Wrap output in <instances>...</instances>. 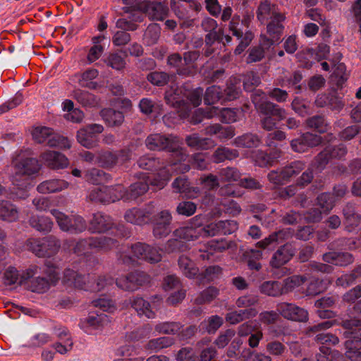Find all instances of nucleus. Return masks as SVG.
I'll return each mask as SVG.
<instances>
[{
    "label": "nucleus",
    "mask_w": 361,
    "mask_h": 361,
    "mask_svg": "<svg viewBox=\"0 0 361 361\" xmlns=\"http://www.w3.org/2000/svg\"><path fill=\"white\" fill-rule=\"evenodd\" d=\"M86 281L84 285V290L90 291H100L105 288L114 284V279L109 276H95L88 274L85 277Z\"/></svg>",
    "instance_id": "412c9836"
},
{
    "label": "nucleus",
    "mask_w": 361,
    "mask_h": 361,
    "mask_svg": "<svg viewBox=\"0 0 361 361\" xmlns=\"http://www.w3.org/2000/svg\"><path fill=\"white\" fill-rule=\"evenodd\" d=\"M147 147L150 150H168L172 152L175 161L182 163L186 160L187 154L180 146L178 137L170 135L167 137L160 134H153L147 137L145 141Z\"/></svg>",
    "instance_id": "20e7f679"
},
{
    "label": "nucleus",
    "mask_w": 361,
    "mask_h": 361,
    "mask_svg": "<svg viewBox=\"0 0 361 361\" xmlns=\"http://www.w3.org/2000/svg\"><path fill=\"white\" fill-rule=\"evenodd\" d=\"M219 295V290L213 286L209 287L200 293L195 299L196 304H204L210 302Z\"/></svg>",
    "instance_id": "69168bd1"
},
{
    "label": "nucleus",
    "mask_w": 361,
    "mask_h": 361,
    "mask_svg": "<svg viewBox=\"0 0 361 361\" xmlns=\"http://www.w3.org/2000/svg\"><path fill=\"white\" fill-rule=\"evenodd\" d=\"M286 231H279L271 233L268 238L257 243V245L263 249L273 248L276 245L282 243L285 238Z\"/></svg>",
    "instance_id": "a18cd8bd"
},
{
    "label": "nucleus",
    "mask_w": 361,
    "mask_h": 361,
    "mask_svg": "<svg viewBox=\"0 0 361 361\" xmlns=\"http://www.w3.org/2000/svg\"><path fill=\"white\" fill-rule=\"evenodd\" d=\"M178 263L180 270L186 277L193 279L197 275L198 268L186 255L180 256Z\"/></svg>",
    "instance_id": "72a5a7b5"
},
{
    "label": "nucleus",
    "mask_w": 361,
    "mask_h": 361,
    "mask_svg": "<svg viewBox=\"0 0 361 361\" xmlns=\"http://www.w3.org/2000/svg\"><path fill=\"white\" fill-rule=\"evenodd\" d=\"M294 254V251L289 245L281 246L273 255L270 264L271 267L279 268L287 263Z\"/></svg>",
    "instance_id": "c85d7f7f"
},
{
    "label": "nucleus",
    "mask_w": 361,
    "mask_h": 361,
    "mask_svg": "<svg viewBox=\"0 0 361 361\" xmlns=\"http://www.w3.org/2000/svg\"><path fill=\"white\" fill-rule=\"evenodd\" d=\"M336 199L331 193H322L317 199V205L324 213H327L333 209Z\"/></svg>",
    "instance_id": "bf43d9fd"
},
{
    "label": "nucleus",
    "mask_w": 361,
    "mask_h": 361,
    "mask_svg": "<svg viewBox=\"0 0 361 361\" xmlns=\"http://www.w3.org/2000/svg\"><path fill=\"white\" fill-rule=\"evenodd\" d=\"M346 224L350 226H357L361 221V215L355 212L353 204H347L343 209Z\"/></svg>",
    "instance_id": "3c124183"
},
{
    "label": "nucleus",
    "mask_w": 361,
    "mask_h": 361,
    "mask_svg": "<svg viewBox=\"0 0 361 361\" xmlns=\"http://www.w3.org/2000/svg\"><path fill=\"white\" fill-rule=\"evenodd\" d=\"M261 293L271 297H278L283 294L282 286L279 281H268L260 286Z\"/></svg>",
    "instance_id": "49530a36"
},
{
    "label": "nucleus",
    "mask_w": 361,
    "mask_h": 361,
    "mask_svg": "<svg viewBox=\"0 0 361 361\" xmlns=\"http://www.w3.org/2000/svg\"><path fill=\"white\" fill-rule=\"evenodd\" d=\"M85 178L87 182L97 185L108 181L109 176L101 169L93 168L86 171Z\"/></svg>",
    "instance_id": "79ce46f5"
},
{
    "label": "nucleus",
    "mask_w": 361,
    "mask_h": 361,
    "mask_svg": "<svg viewBox=\"0 0 361 361\" xmlns=\"http://www.w3.org/2000/svg\"><path fill=\"white\" fill-rule=\"evenodd\" d=\"M59 279V269L45 264L43 267L31 266L20 276V284L32 292L44 293Z\"/></svg>",
    "instance_id": "f257e3e1"
},
{
    "label": "nucleus",
    "mask_w": 361,
    "mask_h": 361,
    "mask_svg": "<svg viewBox=\"0 0 361 361\" xmlns=\"http://www.w3.org/2000/svg\"><path fill=\"white\" fill-rule=\"evenodd\" d=\"M14 188L13 190V199H25L29 196L27 188L30 184V180L29 178H24L23 183H20L18 181V178H13Z\"/></svg>",
    "instance_id": "58836bf2"
},
{
    "label": "nucleus",
    "mask_w": 361,
    "mask_h": 361,
    "mask_svg": "<svg viewBox=\"0 0 361 361\" xmlns=\"http://www.w3.org/2000/svg\"><path fill=\"white\" fill-rule=\"evenodd\" d=\"M252 101L259 113L262 127L268 131L272 130L278 121H282L286 117V110L279 105L267 100L266 94L261 90H256L252 94Z\"/></svg>",
    "instance_id": "7ed1b4c3"
},
{
    "label": "nucleus",
    "mask_w": 361,
    "mask_h": 361,
    "mask_svg": "<svg viewBox=\"0 0 361 361\" xmlns=\"http://www.w3.org/2000/svg\"><path fill=\"white\" fill-rule=\"evenodd\" d=\"M13 164L16 173L14 177L17 178L20 176H25V178H28L27 176L38 173L41 168L37 159L23 158L20 155L13 160Z\"/></svg>",
    "instance_id": "f3484780"
},
{
    "label": "nucleus",
    "mask_w": 361,
    "mask_h": 361,
    "mask_svg": "<svg viewBox=\"0 0 361 361\" xmlns=\"http://www.w3.org/2000/svg\"><path fill=\"white\" fill-rule=\"evenodd\" d=\"M77 140L80 144L86 148H91L94 145V137L93 132L88 131V129L82 128L78 131Z\"/></svg>",
    "instance_id": "338daca9"
},
{
    "label": "nucleus",
    "mask_w": 361,
    "mask_h": 361,
    "mask_svg": "<svg viewBox=\"0 0 361 361\" xmlns=\"http://www.w3.org/2000/svg\"><path fill=\"white\" fill-rule=\"evenodd\" d=\"M345 355L352 361H361V348L350 340L345 341Z\"/></svg>",
    "instance_id": "774afa93"
},
{
    "label": "nucleus",
    "mask_w": 361,
    "mask_h": 361,
    "mask_svg": "<svg viewBox=\"0 0 361 361\" xmlns=\"http://www.w3.org/2000/svg\"><path fill=\"white\" fill-rule=\"evenodd\" d=\"M98 71L94 68H90L85 71L81 75L80 83L81 86L87 87L89 89H95L97 87V83L94 82L93 80L98 76Z\"/></svg>",
    "instance_id": "4d7b16f0"
},
{
    "label": "nucleus",
    "mask_w": 361,
    "mask_h": 361,
    "mask_svg": "<svg viewBox=\"0 0 361 361\" xmlns=\"http://www.w3.org/2000/svg\"><path fill=\"white\" fill-rule=\"evenodd\" d=\"M152 212L147 209L133 208L126 211L124 218L126 221L136 225L147 224L152 219Z\"/></svg>",
    "instance_id": "4be33fe9"
},
{
    "label": "nucleus",
    "mask_w": 361,
    "mask_h": 361,
    "mask_svg": "<svg viewBox=\"0 0 361 361\" xmlns=\"http://www.w3.org/2000/svg\"><path fill=\"white\" fill-rule=\"evenodd\" d=\"M261 140L257 135L253 133H245L237 137L233 144L238 147L252 148L259 145Z\"/></svg>",
    "instance_id": "4c0bfd02"
},
{
    "label": "nucleus",
    "mask_w": 361,
    "mask_h": 361,
    "mask_svg": "<svg viewBox=\"0 0 361 361\" xmlns=\"http://www.w3.org/2000/svg\"><path fill=\"white\" fill-rule=\"evenodd\" d=\"M117 246V242L106 236L92 237L78 240L73 248L74 253L80 255L90 249L109 250Z\"/></svg>",
    "instance_id": "1a4fd4ad"
},
{
    "label": "nucleus",
    "mask_w": 361,
    "mask_h": 361,
    "mask_svg": "<svg viewBox=\"0 0 361 361\" xmlns=\"http://www.w3.org/2000/svg\"><path fill=\"white\" fill-rule=\"evenodd\" d=\"M102 116L104 121L109 126H119L124 120V116L121 111H116L112 109L102 110Z\"/></svg>",
    "instance_id": "a19ab883"
},
{
    "label": "nucleus",
    "mask_w": 361,
    "mask_h": 361,
    "mask_svg": "<svg viewBox=\"0 0 361 361\" xmlns=\"http://www.w3.org/2000/svg\"><path fill=\"white\" fill-rule=\"evenodd\" d=\"M153 226V235L157 238L166 237L171 231L170 227L172 216L169 211H161L155 217Z\"/></svg>",
    "instance_id": "a211bd4d"
},
{
    "label": "nucleus",
    "mask_w": 361,
    "mask_h": 361,
    "mask_svg": "<svg viewBox=\"0 0 361 361\" xmlns=\"http://www.w3.org/2000/svg\"><path fill=\"white\" fill-rule=\"evenodd\" d=\"M308 281L305 276L293 275L283 280L282 286L283 294L293 291L295 288H299L305 282Z\"/></svg>",
    "instance_id": "ea45409f"
},
{
    "label": "nucleus",
    "mask_w": 361,
    "mask_h": 361,
    "mask_svg": "<svg viewBox=\"0 0 361 361\" xmlns=\"http://www.w3.org/2000/svg\"><path fill=\"white\" fill-rule=\"evenodd\" d=\"M336 299L333 296H326L315 301L314 305L318 310V315L321 318H331L334 317V312L330 310H326V308L332 307L335 303Z\"/></svg>",
    "instance_id": "473e14b6"
},
{
    "label": "nucleus",
    "mask_w": 361,
    "mask_h": 361,
    "mask_svg": "<svg viewBox=\"0 0 361 361\" xmlns=\"http://www.w3.org/2000/svg\"><path fill=\"white\" fill-rule=\"evenodd\" d=\"M346 154V147L343 144L337 146H327L315 157V166L319 170H322L331 160L341 159Z\"/></svg>",
    "instance_id": "ddd939ff"
},
{
    "label": "nucleus",
    "mask_w": 361,
    "mask_h": 361,
    "mask_svg": "<svg viewBox=\"0 0 361 361\" xmlns=\"http://www.w3.org/2000/svg\"><path fill=\"white\" fill-rule=\"evenodd\" d=\"M51 214L54 216L60 229L72 234H78L87 228L85 220L78 215L68 216L58 209H51Z\"/></svg>",
    "instance_id": "423d86ee"
},
{
    "label": "nucleus",
    "mask_w": 361,
    "mask_h": 361,
    "mask_svg": "<svg viewBox=\"0 0 361 361\" xmlns=\"http://www.w3.org/2000/svg\"><path fill=\"white\" fill-rule=\"evenodd\" d=\"M112 226L113 221L109 216L98 212L93 215L90 222V230L94 233H102L109 230Z\"/></svg>",
    "instance_id": "a878e982"
},
{
    "label": "nucleus",
    "mask_w": 361,
    "mask_h": 361,
    "mask_svg": "<svg viewBox=\"0 0 361 361\" xmlns=\"http://www.w3.org/2000/svg\"><path fill=\"white\" fill-rule=\"evenodd\" d=\"M69 183L62 179H51L38 185L37 191L42 194L59 192L68 188Z\"/></svg>",
    "instance_id": "bb28decb"
},
{
    "label": "nucleus",
    "mask_w": 361,
    "mask_h": 361,
    "mask_svg": "<svg viewBox=\"0 0 361 361\" xmlns=\"http://www.w3.org/2000/svg\"><path fill=\"white\" fill-rule=\"evenodd\" d=\"M219 176L222 182H235L240 179L241 173L234 167H226L219 171Z\"/></svg>",
    "instance_id": "052dcab7"
},
{
    "label": "nucleus",
    "mask_w": 361,
    "mask_h": 361,
    "mask_svg": "<svg viewBox=\"0 0 361 361\" xmlns=\"http://www.w3.org/2000/svg\"><path fill=\"white\" fill-rule=\"evenodd\" d=\"M219 108L215 106L207 107L205 109H198L191 118V123L197 124L202 121L204 118H211L218 114Z\"/></svg>",
    "instance_id": "864d4df0"
},
{
    "label": "nucleus",
    "mask_w": 361,
    "mask_h": 361,
    "mask_svg": "<svg viewBox=\"0 0 361 361\" xmlns=\"http://www.w3.org/2000/svg\"><path fill=\"white\" fill-rule=\"evenodd\" d=\"M149 282V276L144 272H133L116 279V286L127 291H133Z\"/></svg>",
    "instance_id": "4468645a"
},
{
    "label": "nucleus",
    "mask_w": 361,
    "mask_h": 361,
    "mask_svg": "<svg viewBox=\"0 0 361 361\" xmlns=\"http://www.w3.org/2000/svg\"><path fill=\"white\" fill-rule=\"evenodd\" d=\"M74 98L83 106L90 107L97 104V99L96 97L92 93L77 90L74 92Z\"/></svg>",
    "instance_id": "09e8293b"
},
{
    "label": "nucleus",
    "mask_w": 361,
    "mask_h": 361,
    "mask_svg": "<svg viewBox=\"0 0 361 361\" xmlns=\"http://www.w3.org/2000/svg\"><path fill=\"white\" fill-rule=\"evenodd\" d=\"M160 37V28L157 24L150 25L147 27L144 34V41L148 46L156 44Z\"/></svg>",
    "instance_id": "e2e57ef3"
},
{
    "label": "nucleus",
    "mask_w": 361,
    "mask_h": 361,
    "mask_svg": "<svg viewBox=\"0 0 361 361\" xmlns=\"http://www.w3.org/2000/svg\"><path fill=\"white\" fill-rule=\"evenodd\" d=\"M128 150H122L118 152L109 151L100 152L97 154L96 162L102 167L110 169L118 164H122L130 159Z\"/></svg>",
    "instance_id": "2eb2a0df"
},
{
    "label": "nucleus",
    "mask_w": 361,
    "mask_h": 361,
    "mask_svg": "<svg viewBox=\"0 0 361 361\" xmlns=\"http://www.w3.org/2000/svg\"><path fill=\"white\" fill-rule=\"evenodd\" d=\"M148 189V181H139L130 185L129 190H127L128 202L135 200L139 197L143 195Z\"/></svg>",
    "instance_id": "37998d69"
},
{
    "label": "nucleus",
    "mask_w": 361,
    "mask_h": 361,
    "mask_svg": "<svg viewBox=\"0 0 361 361\" xmlns=\"http://www.w3.org/2000/svg\"><path fill=\"white\" fill-rule=\"evenodd\" d=\"M182 325L179 322H165L156 324L154 329L159 334H176L180 331Z\"/></svg>",
    "instance_id": "13d9d810"
},
{
    "label": "nucleus",
    "mask_w": 361,
    "mask_h": 361,
    "mask_svg": "<svg viewBox=\"0 0 361 361\" xmlns=\"http://www.w3.org/2000/svg\"><path fill=\"white\" fill-rule=\"evenodd\" d=\"M257 311L254 308H247L229 312L226 314V319L231 324H235L245 319L255 317Z\"/></svg>",
    "instance_id": "e433bc0d"
},
{
    "label": "nucleus",
    "mask_w": 361,
    "mask_h": 361,
    "mask_svg": "<svg viewBox=\"0 0 361 361\" xmlns=\"http://www.w3.org/2000/svg\"><path fill=\"white\" fill-rule=\"evenodd\" d=\"M88 198L92 202L109 204L116 197L108 196V186L102 185L90 189Z\"/></svg>",
    "instance_id": "c756f323"
},
{
    "label": "nucleus",
    "mask_w": 361,
    "mask_h": 361,
    "mask_svg": "<svg viewBox=\"0 0 361 361\" xmlns=\"http://www.w3.org/2000/svg\"><path fill=\"white\" fill-rule=\"evenodd\" d=\"M223 97L224 94L220 87L212 85L207 88L204 94V102L207 105H212L216 104Z\"/></svg>",
    "instance_id": "603ef678"
},
{
    "label": "nucleus",
    "mask_w": 361,
    "mask_h": 361,
    "mask_svg": "<svg viewBox=\"0 0 361 361\" xmlns=\"http://www.w3.org/2000/svg\"><path fill=\"white\" fill-rule=\"evenodd\" d=\"M168 13V7L161 2H152L147 5L146 14L154 20H164Z\"/></svg>",
    "instance_id": "2f4dec72"
},
{
    "label": "nucleus",
    "mask_w": 361,
    "mask_h": 361,
    "mask_svg": "<svg viewBox=\"0 0 361 361\" xmlns=\"http://www.w3.org/2000/svg\"><path fill=\"white\" fill-rule=\"evenodd\" d=\"M223 319L217 315L209 317L201 323L203 329L209 334H214L222 325Z\"/></svg>",
    "instance_id": "0e129e2a"
},
{
    "label": "nucleus",
    "mask_w": 361,
    "mask_h": 361,
    "mask_svg": "<svg viewBox=\"0 0 361 361\" xmlns=\"http://www.w3.org/2000/svg\"><path fill=\"white\" fill-rule=\"evenodd\" d=\"M111 321L104 312H92L81 321V328L88 334L97 335L109 329Z\"/></svg>",
    "instance_id": "6e6552de"
},
{
    "label": "nucleus",
    "mask_w": 361,
    "mask_h": 361,
    "mask_svg": "<svg viewBox=\"0 0 361 361\" xmlns=\"http://www.w3.org/2000/svg\"><path fill=\"white\" fill-rule=\"evenodd\" d=\"M18 219V211L16 205L8 200H0V219L13 222Z\"/></svg>",
    "instance_id": "7c9ffc66"
},
{
    "label": "nucleus",
    "mask_w": 361,
    "mask_h": 361,
    "mask_svg": "<svg viewBox=\"0 0 361 361\" xmlns=\"http://www.w3.org/2000/svg\"><path fill=\"white\" fill-rule=\"evenodd\" d=\"M271 47H266L264 45L259 44L257 46L250 47L247 51V56L246 62L247 63H256L262 61L265 56V51Z\"/></svg>",
    "instance_id": "c03bdc74"
},
{
    "label": "nucleus",
    "mask_w": 361,
    "mask_h": 361,
    "mask_svg": "<svg viewBox=\"0 0 361 361\" xmlns=\"http://www.w3.org/2000/svg\"><path fill=\"white\" fill-rule=\"evenodd\" d=\"M32 227L42 232H49L53 227V222L47 216H32L30 220Z\"/></svg>",
    "instance_id": "8fccbe9b"
},
{
    "label": "nucleus",
    "mask_w": 361,
    "mask_h": 361,
    "mask_svg": "<svg viewBox=\"0 0 361 361\" xmlns=\"http://www.w3.org/2000/svg\"><path fill=\"white\" fill-rule=\"evenodd\" d=\"M41 161L52 169H64L68 166V160L63 154L55 151H47L40 156Z\"/></svg>",
    "instance_id": "aec40b11"
},
{
    "label": "nucleus",
    "mask_w": 361,
    "mask_h": 361,
    "mask_svg": "<svg viewBox=\"0 0 361 361\" xmlns=\"http://www.w3.org/2000/svg\"><path fill=\"white\" fill-rule=\"evenodd\" d=\"M33 140L38 143H44L51 147L69 149L71 147L67 137L56 134L54 130L46 126H37L32 131Z\"/></svg>",
    "instance_id": "39448f33"
},
{
    "label": "nucleus",
    "mask_w": 361,
    "mask_h": 361,
    "mask_svg": "<svg viewBox=\"0 0 361 361\" xmlns=\"http://www.w3.org/2000/svg\"><path fill=\"white\" fill-rule=\"evenodd\" d=\"M173 343V339L170 337H160L148 341L146 348L152 351H159L164 348L171 346Z\"/></svg>",
    "instance_id": "680f3d73"
},
{
    "label": "nucleus",
    "mask_w": 361,
    "mask_h": 361,
    "mask_svg": "<svg viewBox=\"0 0 361 361\" xmlns=\"http://www.w3.org/2000/svg\"><path fill=\"white\" fill-rule=\"evenodd\" d=\"M321 143L322 137L319 135L306 133H303L300 137L291 140L290 146L293 151L302 153L306 152L309 148L316 147Z\"/></svg>",
    "instance_id": "6ab92c4d"
},
{
    "label": "nucleus",
    "mask_w": 361,
    "mask_h": 361,
    "mask_svg": "<svg viewBox=\"0 0 361 361\" xmlns=\"http://www.w3.org/2000/svg\"><path fill=\"white\" fill-rule=\"evenodd\" d=\"M86 276H82L72 269H66L63 273V282L69 286L83 289Z\"/></svg>",
    "instance_id": "f704fd0d"
},
{
    "label": "nucleus",
    "mask_w": 361,
    "mask_h": 361,
    "mask_svg": "<svg viewBox=\"0 0 361 361\" xmlns=\"http://www.w3.org/2000/svg\"><path fill=\"white\" fill-rule=\"evenodd\" d=\"M148 245L137 243L130 247L123 248L118 256V260L121 263L130 264L134 263L137 259L145 260Z\"/></svg>",
    "instance_id": "dca6fc26"
},
{
    "label": "nucleus",
    "mask_w": 361,
    "mask_h": 361,
    "mask_svg": "<svg viewBox=\"0 0 361 361\" xmlns=\"http://www.w3.org/2000/svg\"><path fill=\"white\" fill-rule=\"evenodd\" d=\"M285 20L286 16L282 13L270 19L267 25V32L269 37L261 34L259 36L261 44L266 47H271L275 43L279 42L283 32Z\"/></svg>",
    "instance_id": "9d476101"
},
{
    "label": "nucleus",
    "mask_w": 361,
    "mask_h": 361,
    "mask_svg": "<svg viewBox=\"0 0 361 361\" xmlns=\"http://www.w3.org/2000/svg\"><path fill=\"white\" fill-rule=\"evenodd\" d=\"M138 166L146 170H158L154 178L150 180L152 185L163 188L173 173H184L190 170V166L185 163L173 161L166 166H161L160 161L152 156H143L137 161Z\"/></svg>",
    "instance_id": "f03ea898"
},
{
    "label": "nucleus",
    "mask_w": 361,
    "mask_h": 361,
    "mask_svg": "<svg viewBox=\"0 0 361 361\" xmlns=\"http://www.w3.org/2000/svg\"><path fill=\"white\" fill-rule=\"evenodd\" d=\"M185 142L190 147L197 149H207L214 146V141L210 138H202L197 134L187 136Z\"/></svg>",
    "instance_id": "c9c22d12"
},
{
    "label": "nucleus",
    "mask_w": 361,
    "mask_h": 361,
    "mask_svg": "<svg viewBox=\"0 0 361 361\" xmlns=\"http://www.w3.org/2000/svg\"><path fill=\"white\" fill-rule=\"evenodd\" d=\"M204 218L201 215H197L190 219L187 225L176 229L173 232V236L179 238L185 241H194L202 235V226Z\"/></svg>",
    "instance_id": "9b49d317"
},
{
    "label": "nucleus",
    "mask_w": 361,
    "mask_h": 361,
    "mask_svg": "<svg viewBox=\"0 0 361 361\" xmlns=\"http://www.w3.org/2000/svg\"><path fill=\"white\" fill-rule=\"evenodd\" d=\"M281 13L277 6L269 0L260 1L256 11L257 18L261 23H264Z\"/></svg>",
    "instance_id": "5701e85b"
},
{
    "label": "nucleus",
    "mask_w": 361,
    "mask_h": 361,
    "mask_svg": "<svg viewBox=\"0 0 361 361\" xmlns=\"http://www.w3.org/2000/svg\"><path fill=\"white\" fill-rule=\"evenodd\" d=\"M227 245L223 241H217L212 240L209 241L206 245V250L200 255L203 260L210 259L213 252H222L227 248Z\"/></svg>",
    "instance_id": "de8ad7c7"
},
{
    "label": "nucleus",
    "mask_w": 361,
    "mask_h": 361,
    "mask_svg": "<svg viewBox=\"0 0 361 361\" xmlns=\"http://www.w3.org/2000/svg\"><path fill=\"white\" fill-rule=\"evenodd\" d=\"M129 303L139 316H145L148 319H154L155 317V312L152 310L149 302L144 298L140 297L130 298Z\"/></svg>",
    "instance_id": "cd10ccee"
},
{
    "label": "nucleus",
    "mask_w": 361,
    "mask_h": 361,
    "mask_svg": "<svg viewBox=\"0 0 361 361\" xmlns=\"http://www.w3.org/2000/svg\"><path fill=\"white\" fill-rule=\"evenodd\" d=\"M341 324L346 329L344 335L361 348V322L357 319L343 320Z\"/></svg>",
    "instance_id": "b1692460"
},
{
    "label": "nucleus",
    "mask_w": 361,
    "mask_h": 361,
    "mask_svg": "<svg viewBox=\"0 0 361 361\" xmlns=\"http://www.w3.org/2000/svg\"><path fill=\"white\" fill-rule=\"evenodd\" d=\"M323 260L338 267H346L354 262V257L349 252H329L323 255Z\"/></svg>",
    "instance_id": "393cba45"
},
{
    "label": "nucleus",
    "mask_w": 361,
    "mask_h": 361,
    "mask_svg": "<svg viewBox=\"0 0 361 361\" xmlns=\"http://www.w3.org/2000/svg\"><path fill=\"white\" fill-rule=\"evenodd\" d=\"M183 60L178 54H173L168 57V64L176 68L177 73L183 76H188L192 73V69L190 67L180 68Z\"/></svg>",
    "instance_id": "5fc2aeb1"
},
{
    "label": "nucleus",
    "mask_w": 361,
    "mask_h": 361,
    "mask_svg": "<svg viewBox=\"0 0 361 361\" xmlns=\"http://www.w3.org/2000/svg\"><path fill=\"white\" fill-rule=\"evenodd\" d=\"M27 247L39 257H50L56 255L61 247V243L54 236L42 239H30Z\"/></svg>",
    "instance_id": "0eeeda50"
},
{
    "label": "nucleus",
    "mask_w": 361,
    "mask_h": 361,
    "mask_svg": "<svg viewBox=\"0 0 361 361\" xmlns=\"http://www.w3.org/2000/svg\"><path fill=\"white\" fill-rule=\"evenodd\" d=\"M277 312L284 319L294 322H305L308 320V312L295 304L279 302L276 305Z\"/></svg>",
    "instance_id": "f8f14e48"
},
{
    "label": "nucleus",
    "mask_w": 361,
    "mask_h": 361,
    "mask_svg": "<svg viewBox=\"0 0 361 361\" xmlns=\"http://www.w3.org/2000/svg\"><path fill=\"white\" fill-rule=\"evenodd\" d=\"M238 157V152L236 149H231L227 147H219L214 154V161L220 163L226 159L232 160Z\"/></svg>",
    "instance_id": "6e6d98bb"
}]
</instances>
